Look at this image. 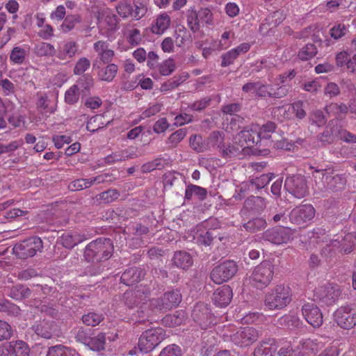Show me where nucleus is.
<instances>
[{
  "instance_id": "obj_12",
  "label": "nucleus",
  "mask_w": 356,
  "mask_h": 356,
  "mask_svg": "<svg viewBox=\"0 0 356 356\" xmlns=\"http://www.w3.org/2000/svg\"><path fill=\"white\" fill-rule=\"evenodd\" d=\"M181 300V296L178 290H173L164 293L162 298H152L149 304L157 310L170 309L178 305Z\"/></svg>"
},
{
  "instance_id": "obj_35",
  "label": "nucleus",
  "mask_w": 356,
  "mask_h": 356,
  "mask_svg": "<svg viewBox=\"0 0 356 356\" xmlns=\"http://www.w3.org/2000/svg\"><path fill=\"white\" fill-rule=\"evenodd\" d=\"M56 51L53 44L45 42L37 43L33 48V52L38 56H52L56 55Z\"/></svg>"
},
{
  "instance_id": "obj_4",
  "label": "nucleus",
  "mask_w": 356,
  "mask_h": 356,
  "mask_svg": "<svg viewBox=\"0 0 356 356\" xmlns=\"http://www.w3.org/2000/svg\"><path fill=\"white\" fill-rule=\"evenodd\" d=\"M291 300L289 286L277 285L268 293L265 298V306L270 310L285 307Z\"/></svg>"
},
{
  "instance_id": "obj_20",
  "label": "nucleus",
  "mask_w": 356,
  "mask_h": 356,
  "mask_svg": "<svg viewBox=\"0 0 356 356\" xmlns=\"http://www.w3.org/2000/svg\"><path fill=\"white\" fill-rule=\"evenodd\" d=\"M34 332L44 339H51L57 335L58 326L54 321L42 320L33 326Z\"/></svg>"
},
{
  "instance_id": "obj_51",
  "label": "nucleus",
  "mask_w": 356,
  "mask_h": 356,
  "mask_svg": "<svg viewBox=\"0 0 356 356\" xmlns=\"http://www.w3.org/2000/svg\"><path fill=\"white\" fill-rule=\"evenodd\" d=\"M80 21V17L78 15H68L60 25V29L63 32H69L72 31Z\"/></svg>"
},
{
  "instance_id": "obj_45",
  "label": "nucleus",
  "mask_w": 356,
  "mask_h": 356,
  "mask_svg": "<svg viewBox=\"0 0 356 356\" xmlns=\"http://www.w3.org/2000/svg\"><path fill=\"white\" fill-rule=\"evenodd\" d=\"M28 51L21 47H15L10 54V60L14 64H22L26 59Z\"/></svg>"
},
{
  "instance_id": "obj_61",
  "label": "nucleus",
  "mask_w": 356,
  "mask_h": 356,
  "mask_svg": "<svg viewBox=\"0 0 356 356\" xmlns=\"http://www.w3.org/2000/svg\"><path fill=\"white\" fill-rule=\"evenodd\" d=\"M199 18L200 19L202 26L211 25L213 21V13L208 8H202L199 10Z\"/></svg>"
},
{
  "instance_id": "obj_60",
  "label": "nucleus",
  "mask_w": 356,
  "mask_h": 356,
  "mask_svg": "<svg viewBox=\"0 0 356 356\" xmlns=\"http://www.w3.org/2000/svg\"><path fill=\"white\" fill-rule=\"evenodd\" d=\"M224 140L222 132L213 131L207 138V145L209 147H220Z\"/></svg>"
},
{
  "instance_id": "obj_28",
  "label": "nucleus",
  "mask_w": 356,
  "mask_h": 356,
  "mask_svg": "<svg viewBox=\"0 0 356 356\" xmlns=\"http://www.w3.org/2000/svg\"><path fill=\"white\" fill-rule=\"evenodd\" d=\"M171 19L166 13L159 15L152 24V32L155 34H163L170 26Z\"/></svg>"
},
{
  "instance_id": "obj_33",
  "label": "nucleus",
  "mask_w": 356,
  "mask_h": 356,
  "mask_svg": "<svg viewBox=\"0 0 356 356\" xmlns=\"http://www.w3.org/2000/svg\"><path fill=\"white\" fill-rule=\"evenodd\" d=\"M118 70V67L115 64L111 63L99 70L97 76L101 81L111 82L115 77Z\"/></svg>"
},
{
  "instance_id": "obj_36",
  "label": "nucleus",
  "mask_w": 356,
  "mask_h": 356,
  "mask_svg": "<svg viewBox=\"0 0 356 356\" xmlns=\"http://www.w3.org/2000/svg\"><path fill=\"white\" fill-rule=\"evenodd\" d=\"M82 236L76 232L65 233L61 236L62 245L68 249L74 248L75 245L83 241Z\"/></svg>"
},
{
  "instance_id": "obj_37",
  "label": "nucleus",
  "mask_w": 356,
  "mask_h": 356,
  "mask_svg": "<svg viewBox=\"0 0 356 356\" xmlns=\"http://www.w3.org/2000/svg\"><path fill=\"white\" fill-rule=\"evenodd\" d=\"M58 95V92H54V101L51 104V100L47 95H40L37 102V106L43 109H47L48 112L53 113L56 110V102Z\"/></svg>"
},
{
  "instance_id": "obj_27",
  "label": "nucleus",
  "mask_w": 356,
  "mask_h": 356,
  "mask_svg": "<svg viewBox=\"0 0 356 356\" xmlns=\"http://www.w3.org/2000/svg\"><path fill=\"white\" fill-rule=\"evenodd\" d=\"M313 177L316 184H320V181L318 182L317 181V179H318L323 182V186L326 184L330 188L334 186L332 181H334V183L340 181L342 184L344 183V179L341 175H336L333 177H330L323 170H316L313 173Z\"/></svg>"
},
{
  "instance_id": "obj_22",
  "label": "nucleus",
  "mask_w": 356,
  "mask_h": 356,
  "mask_svg": "<svg viewBox=\"0 0 356 356\" xmlns=\"http://www.w3.org/2000/svg\"><path fill=\"white\" fill-rule=\"evenodd\" d=\"M323 345L324 342L322 341L321 337L302 339L299 341L298 349L299 350V353L302 354V356L309 355L315 354Z\"/></svg>"
},
{
  "instance_id": "obj_16",
  "label": "nucleus",
  "mask_w": 356,
  "mask_h": 356,
  "mask_svg": "<svg viewBox=\"0 0 356 356\" xmlns=\"http://www.w3.org/2000/svg\"><path fill=\"white\" fill-rule=\"evenodd\" d=\"M315 216V209L311 204H303L294 208L289 213L290 221L298 225L312 220Z\"/></svg>"
},
{
  "instance_id": "obj_17",
  "label": "nucleus",
  "mask_w": 356,
  "mask_h": 356,
  "mask_svg": "<svg viewBox=\"0 0 356 356\" xmlns=\"http://www.w3.org/2000/svg\"><path fill=\"white\" fill-rule=\"evenodd\" d=\"M29 346L23 341H13L5 343L0 349V356H29Z\"/></svg>"
},
{
  "instance_id": "obj_32",
  "label": "nucleus",
  "mask_w": 356,
  "mask_h": 356,
  "mask_svg": "<svg viewBox=\"0 0 356 356\" xmlns=\"http://www.w3.org/2000/svg\"><path fill=\"white\" fill-rule=\"evenodd\" d=\"M266 201L264 198L258 196H250L245 201L244 207L249 211L259 213L266 207Z\"/></svg>"
},
{
  "instance_id": "obj_55",
  "label": "nucleus",
  "mask_w": 356,
  "mask_h": 356,
  "mask_svg": "<svg viewBox=\"0 0 356 356\" xmlns=\"http://www.w3.org/2000/svg\"><path fill=\"white\" fill-rule=\"evenodd\" d=\"M175 63L172 58H168L163 61L159 67V71L163 76L170 75L175 71Z\"/></svg>"
},
{
  "instance_id": "obj_14",
  "label": "nucleus",
  "mask_w": 356,
  "mask_h": 356,
  "mask_svg": "<svg viewBox=\"0 0 356 356\" xmlns=\"http://www.w3.org/2000/svg\"><path fill=\"white\" fill-rule=\"evenodd\" d=\"M259 332L253 327H246L241 328L230 335L231 340L241 347L252 344L259 338Z\"/></svg>"
},
{
  "instance_id": "obj_52",
  "label": "nucleus",
  "mask_w": 356,
  "mask_h": 356,
  "mask_svg": "<svg viewBox=\"0 0 356 356\" xmlns=\"http://www.w3.org/2000/svg\"><path fill=\"white\" fill-rule=\"evenodd\" d=\"M80 90L78 85L72 86L65 93V101L67 104H74L79 100Z\"/></svg>"
},
{
  "instance_id": "obj_50",
  "label": "nucleus",
  "mask_w": 356,
  "mask_h": 356,
  "mask_svg": "<svg viewBox=\"0 0 356 356\" xmlns=\"http://www.w3.org/2000/svg\"><path fill=\"white\" fill-rule=\"evenodd\" d=\"M162 107L163 104L159 102L149 105V106L140 114L139 118L135 121V124H137L142 120L150 118L159 113Z\"/></svg>"
},
{
  "instance_id": "obj_46",
  "label": "nucleus",
  "mask_w": 356,
  "mask_h": 356,
  "mask_svg": "<svg viewBox=\"0 0 356 356\" xmlns=\"http://www.w3.org/2000/svg\"><path fill=\"white\" fill-rule=\"evenodd\" d=\"M115 10L122 18L132 17L133 7L129 0L120 1L116 5Z\"/></svg>"
},
{
  "instance_id": "obj_2",
  "label": "nucleus",
  "mask_w": 356,
  "mask_h": 356,
  "mask_svg": "<svg viewBox=\"0 0 356 356\" xmlns=\"http://www.w3.org/2000/svg\"><path fill=\"white\" fill-rule=\"evenodd\" d=\"M113 250L109 238H98L90 242L85 248L84 257L88 262H99L109 259Z\"/></svg>"
},
{
  "instance_id": "obj_24",
  "label": "nucleus",
  "mask_w": 356,
  "mask_h": 356,
  "mask_svg": "<svg viewBox=\"0 0 356 356\" xmlns=\"http://www.w3.org/2000/svg\"><path fill=\"white\" fill-rule=\"evenodd\" d=\"M276 126L275 123L268 122L266 124L259 127L258 124L252 125V131L257 136L258 142L261 139H268L273 138L275 139L277 134L275 133Z\"/></svg>"
},
{
  "instance_id": "obj_19",
  "label": "nucleus",
  "mask_w": 356,
  "mask_h": 356,
  "mask_svg": "<svg viewBox=\"0 0 356 356\" xmlns=\"http://www.w3.org/2000/svg\"><path fill=\"white\" fill-rule=\"evenodd\" d=\"M79 51V44L73 40L60 42L56 51V57L66 62L71 60Z\"/></svg>"
},
{
  "instance_id": "obj_10",
  "label": "nucleus",
  "mask_w": 356,
  "mask_h": 356,
  "mask_svg": "<svg viewBox=\"0 0 356 356\" xmlns=\"http://www.w3.org/2000/svg\"><path fill=\"white\" fill-rule=\"evenodd\" d=\"M314 296L321 302L326 305L335 303L341 296V289L337 284L327 283L316 288Z\"/></svg>"
},
{
  "instance_id": "obj_47",
  "label": "nucleus",
  "mask_w": 356,
  "mask_h": 356,
  "mask_svg": "<svg viewBox=\"0 0 356 356\" xmlns=\"http://www.w3.org/2000/svg\"><path fill=\"white\" fill-rule=\"evenodd\" d=\"M124 35L128 43L132 47L138 46L141 42L142 36L140 31L136 28H131L127 30Z\"/></svg>"
},
{
  "instance_id": "obj_58",
  "label": "nucleus",
  "mask_w": 356,
  "mask_h": 356,
  "mask_svg": "<svg viewBox=\"0 0 356 356\" xmlns=\"http://www.w3.org/2000/svg\"><path fill=\"white\" fill-rule=\"evenodd\" d=\"M280 323L284 324L289 328L298 327L300 324L299 317L296 314H288L280 318Z\"/></svg>"
},
{
  "instance_id": "obj_6",
  "label": "nucleus",
  "mask_w": 356,
  "mask_h": 356,
  "mask_svg": "<svg viewBox=\"0 0 356 356\" xmlns=\"http://www.w3.org/2000/svg\"><path fill=\"white\" fill-rule=\"evenodd\" d=\"M234 140L236 147L229 149V152L236 156L238 155L239 152H243L244 154L249 153V149L258 143L257 136L252 131V126L240 131Z\"/></svg>"
},
{
  "instance_id": "obj_25",
  "label": "nucleus",
  "mask_w": 356,
  "mask_h": 356,
  "mask_svg": "<svg viewBox=\"0 0 356 356\" xmlns=\"http://www.w3.org/2000/svg\"><path fill=\"white\" fill-rule=\"evenodd\" d=\"M232 298V291L229 286L219 287L213 294V301L218 307H224L229 304Z\"/></svg>"
},
{
  "instance_id": "obj_13",
  "label": "nucleus",
  "mask_w": 356,
  "mask_h": 356,
  "mask_svg": "<svg viewBox=\"0 0 356 356\" xmlns=\"http://www.w3.org/2000/svg\"><path fill=\"white\" fill-rule=\"evenodd\" d=\"M286 190L297 198L304 197L308 191L306 180L301 175L289 177L284 183Z\"/></svg>"
},
{
  "instance_id": "obj_3",
  "label": "nucleus",
  "mask_w": 356,
  "mask_h": 356,
  "mask_svg": "<svg viewBox=\"0 0 356 356\" xmlns=\"http://www.w3.org/2000/svg\"><path fill=\"white\" fill-rule=\"evenodd\" d=\"M274 266L268 260L263 261L253 270L249 280L250 283L258 289L266 287L272 281Z\"/></svg>"
},
{
  "instance_id": "obj_29",
  "label": "nucleus",
  "mask_w": 356,
  "mask_h": 356,
  "mask_svg": "<svg viewBox=\"0 0 356 356\" xmlns=\"http://www.w3.org/2000/svg\"><path fill=\"white\" fill-rule=\"evenodd\" d=\"M277 348V346L274 339L262 341L255 348L254 356H273Z\"/></svg>"
},
{
  "instance_id": "obj_31",
  "label": "nucleus",
  "mask_w": 356,
  "mask_h": 356,
  "mask_svg": "<svg viewBox=\"0 0 356 356\" xmlns=\"http://www.w3.org/2000/svg\"><path fill=\"white\" fill-rule=\"evenodd\" d=\"M240 109V104L236 103L225 105L222 107V111L224 113L232 115L230 125L232 129H237L239 125H237L236 122H241L243 120L240 116L234 115V113L238 112Z\"/></svg>"
},
{
  "instance_id": "obj_40",
  "label": "nucleus",
  "mask_w": 356,
  "mask_h": 356,
  "mask_svg": "<svg viewBox=\"0 0 356 356\" xmlns=\"http://www.w3.org/2000/svg\"><path fill=\"white\" fill-rule=\"evenodd\" d=\"M207 191L206 188L196 185H189L185 191V198L191 200L193 196L197 197L198 199L203 200L207 197Z\"/></svg>"
},
{
  "instance_id": "obj_39",
  "label": "nucleus",
  "mask_w": 356,
  "mask_h": 356,
  "mask_svg": "<svg viewBox=\"0 0 356 356\" xmlns=\"http://www.w3.org/2000/svg\"><path fill=\"white\" fill-rule=\"evenodd\" d=\"M173 262L177 267L185 269L192 266L193 259L188 252H178L174 254Z\"/></svg>"
},
{
  "instance_id": "obj_26",
  "label": "nucleus",
  "mask_w": 356,
  "mask_h": 356,
  "mask_svg": "<svg viewBox=\"0 0 356 356\" xmlns=\"http://www.w3.org/2000/svg\"><path fill=\"white\" fill-rule=\"evenodd\" d=\"M145 275L144 270L140 268H130L126 270L121 276V282L124 284L132 285L141 280Z\"/></svg>"
},
{
  "instance_id": "obj_11",
  "label": "nucleus",
  "mask_w": 356,
  "mask_h": 356,
  "mask_svg": "<svg viewBox=\"0 0 356 356\" xmlns=\"http://www.w3.org/2000/svg\"><path fill=\"white\" fill-rule=\"evenodd\" d=\"M294 231L289 227H273L262 234V238L276 245L287 243L293 239Z\"/></svg>"
},
{
  "instance_id": "obj_34",
  "label": "nucleus",
  "mask_w": 356,
  "mask_h": 356,
  "mask_svg": "<svg viewBox=\"0 0 356 356\" xmlns=\"http://www.w3.org/2000/svg\"><path fill=\"white\" fill-rule=\"evenodd\" d=\"M200 19L199 10L197 11L194 7H191L186 13V21L188 26L193 32L199 31L202 26Z\"/></svg>"
},
{
  "instance_id": "obj_7",
  "label": "nucleus",
  "mask_w": 356,
  "mask_h": 356,
  "mask_svg": "<svg viewBox=\"0 0 356 356\" xmlns=\"http://www.w3.org/2000/svg\"><path fill=\"white\" fill-rule=\"evenodd\" d=\"M42 241L38 236L31 237L17 244L13 248V253L19 259H25L34 256L42 249Z\"/></svg>"
},
{
  "instance_id": "obj_15",
  "label": "nucleus",
  "mask_w": 356,
  "mask_h": 356,
  "mask_svg": "<svg viewBox=\"0 0 356 356\" xmlns=\"http://www.w3.org/2000/svg\"><path fill=\"white\" fill-rule=\"evenodd\" d=\"M337 325L343 329H351L356 325V309L341 307L334 314Z\"/></svg>"
},
{
  "instance_id": "obj_64",
  "label": "nucleus",
  "mask_w": 356,
  "mask_h": 356,
  "mask_svg": "<svg viewBox=\"0 0 356 356\" xmlns=\"http://www.w3.org/2000/svg\"><path fill=\"white\" fill-rule=\"evenodd\" d=\"M159 356H182L181 350L177 345L171 344L164 348Z\"/></svg>"
},
{
  "instance_id": "obj_21",
  "label": "nucleus",
  "mask_w": 356,
  "mask_h": 356,
  "mask_svg": "<svg viewBox=\"0 0 356 356\" xmlns=\"http://www.w3.org/2000/svg\"><path fill=\"white\" fill-rule=\"evenodd\" d=\"M288 93V89L285 86H281L275 89L272 86L262 84L257 82L255 96L271 97L274 98H282Z\"/></svg>"
},
{
  "instance_id": "obj_43",
  "label": "nucleus",
  "mask_w": 356,
  "mask_h": 356,
  "mask_svg": "<svg viewBox=\"0 0 356 356\" xmlns=\"http://www.w3.org/2000/svg\"><path fill=\"white\" fill-rule=\"evenodd\" d=\"M30 289L24 285H16L10 289L9 296L15 300H21L29 297Z\"/></svg>"
},
{
  "instance_id": "obj_9",
  "label": "nucleus",
  "mask_w": 356,
  "mask_h": 356,
  "mask_svg": "<svg viewBox=\"0 0 356 356\" xmlns=\"http://www.w3.org/2000/svg\"><path fill=\"white\" fill-rule=\"evenodd\" d=\"M237 271V264L234 261L227 260L215 267L210 276L214 283L220 284L231 279Z\"/></svg>"
},
{
  "instance_id": "obj_42",
  "label": "nucleus",
  "mask_w": 356,
  "mask_h": 356,
  "mask_svg": "<svg viewBox=\"0 0 356 356\" xmlns=\"http://www.w3.org/2000/svg\"><path fill=\"white\" fill-rule=\"evenodd\" d=\"M209 314V310L207 308V305L202 302H199L195 305L193 309L192 316L195 321L202 324V321L205 318H207Z\"/></svg>"
},
{
  "instance_id": "obj_53",
  "label": "nucleus",
  "mask_w": 356,
  "mask_h": 356,
  "mask_svg": "<svg viewBox=\"0 0 356 356\" xmlns=\"http://www.w3.org/2000/svg\"><path fill=\"white\" fill-rule=\"evenodd\" d=\"M186 131L185 129H179L175 132L172 133L167 140V144L169 147H175L179 143H180L186 136Z\"/></svg>"
},
{
  "instance_id": "obj_8",
  "label": "nucleus",
  "mask_w": 356,
  "mask_h": 356,
  "mask_svg": "<svg viewBox=\"0 0 356 356\" xmlns=\"http://www.w3.org/2000/svg\"><path fill=\"white\" fill-rule=\"evenodd\" d=\"M97 22L104 34L109 35L118 29V18L111 8H100L97 12Z\"/></svg>"
},
{
  "instance_id": "obj_63",
  "label": "nucleus",
  "mask_w": 356,
  "mask_h": 356,
  "mask_svg": "<svg viewBox=\"0 0 356 356\" xmlns=\"http://www.w3.org/2000/svg\"><path fill=\"white\" fill-rule=\"evenodd\" d=\"M75 85H78L79 90L82 89V92L84 90H89L93 86V79L91 76L86 74L81 77Z\"/></svg>"
},
{
  "instance_id": "obj_59",
  "label": "nucleus",
  "mask_w": 356,
  "mask_h": 356,
  "mask_svg": "<svg viewBox=\"0 0 356 356\" xmlns=\"http://www.w3.org/2000/svg\"><path fill=\"white\" fill-rule=\"evenodd\" d=\"M90 61L86 57L80 58L76 63L74 68V74L81 75L89 69Z\"/></svg>"
},
{
  "instance_id": "obj_38",
  "label": "nucleus",
  "mask_w": 356,
  "mask_h": 356,
  "mask_svg": "<svg viewBox=\"0 0 356 356\" xmlns=\"http://www.w3.org/2000/svg\"><path fill=\"white\" fill-rule=\"evenodd\" d=\"M291 104L277 106L273 108L272 114L280 121H284L292 118L293 113Z\"/></svg>"
},
{
  "instance_id": "obj_18",
  "label": "nucleus",
  "mask_w": 356,
  "mask_h": 356,
  "mask_svg": "<svg viewBox=\"0 0 356 356\" xmlns=\"http://www.w3.org/2000/svg\"><path fill=\"white\" fill-rule=\"evenodd\" d=\"M302 314L306 321L314 327H319L323 324V314L314 303L307 302L302 307Z\"/></svg>"
},
{
  "instance_id": "obj_49",
  "label": "nucleus",
  "mask_w": 356,
  "mask_h": 356,
  "mask_svg": "<svg viewBox=\"0 0 356 356\" xmlns=\"http://www.w3.org/2000/svg\"><path fill=\"white\" fill-rule=\"evenodd\" d=\"M317 54V48L313 44H307L300 49L298 57L302 60H308Z\"/></svg>"
},
{
  "instance_id": "obj_30",
  "label": "nucleus",
  "mask_w": 356,
  "mask_h": 356,
  "mask_svg": "<svg viewBox=\"0 0 356 356\" xmlns=\"http://www.w3.org/2000/svg\"><path fill=\"white\" fill-rule=\"evenodd\" d=\"M104 181L103 176H98L90 179H79L72 181L69 185V188L72 191H80L87 188L92 186L94 183H102Z\"/></svg>"
},
{
  "instance_id": "obj_44",
  "label": "nucleus",
  "mask_w": 356,
  "mask_h": 356,
  "mask_svg": "<svg viewBox=\"0 0 356 356\" xmlns=\"http://www.w3.org/2000/svg\"><path fill=\"white\" fill-rule=\"evenodd\" d=\"M266 220L261 218H254L243 224L245 229L250 232H256L266 227Z\"/></svg>"
},
{
  "instance_id": "obj_57",
  "label": "nucleus",
  "mask_w": 356,
  "mask_h": 356,
  "mask_svg": "<svg viewBox=\"0 0 356 356\" xmlns=\"http://www.w3.org/2000/svg\"><path fill=\"white\" fill-rule=\"evenodd\" d=\"M103 117L100 115L91 118L86 125V128L89 131L95 132L98 129L104 127V124L102 122Z\"/></svg>"
},
{
  "instance_id": "obj_48",
  "label": "nucleus",
  "mask_w": 356,
  "mask_h": 356,
  "mask_svg": "<svg viewBox=\"0 0 356 356\" xmlns=\"http://www.w3.org/2000/svg\"><path fill=\"white\" fill-rule=\"evenodd\" d=\"M104 319L102 314L95 312H89L82 316V321L84 324L88 326L95 327L100 323Z\"/></svg>"
},
{
  "instance_id": "obj_23",
  "label": "nucleus",
  "mask_w": 356,
  "mask_h": 356,
  "mask_svg": "<svg viewBox=\"0 0 356 356\" xmlns=\"http://www.w3.org/2000/svg\"><path fill=\"white\" fill-rule=\"evenodd\" d=\"M76 338L93 351L104 349L106 337L104 333H99L93 337H82V332H79Z\"/></svg>"
},
{
  "instance_id": "obj_54",
  "label": "nucleus",
  "mask_w": 356,
  "mask_h": 356,
  "mask_svg": "<svg viewBox=\"0 0 356 356\" xmlns=\"http://www.w3.org/2000/svg\"><path fill=\"white\" fill-rule=\"evenodd\" d=\"M332 135L347 143H356V134H352L346 129H333L332 131Z\"/></svg>"
},
{
  "instance_id": "obj_1",
  "label": "nucleus",
  "mask_w": 356,
  "mask_h": 356,
  "mask_svg": "<svg viewBox=\"0 0 356 356\" xmlns=\"http://www.w3.org/2000/svg\"><path fill=\"white\" fill-rule=\"evenodd\" d=\"M125 305L129 309L138 307L136 310V321L145 323L149 321L154 313V308L149 304L152 299L149 297V290L147 289H137L134 291H126L123 295Z\"/></svg>"
},
{
  "instance_id": "obj_5",
  "label": "nucleus",
  "mask_w": 356,
  "mask_h": 356,
  "mask_svg": "<svg viewBox=\"0 0 356 356\" xmlns=\"http://www.w3.org/2000/svg\"><path fill=\"white\" fill-rule=\"evenodd\" d=\"M165 337V334L161 327L147 330L139 338L138 348L142 352L149 353L161 343Z\"/></svg>"
},
{
  "instance_id": "obj_56",
  "label": "nucleus",
  "mask_w": 356,
  "mask_h": 356,
  "mask_svg": "<svg viewBox=\"0 0 356 356\" xmlns=\"http://www.w3.org/2000/svg\"><path fill=\"white\" fill-rule=\"evenodd\" d=\"M342 245L341 250L346 254L350 253L352 250V247L356 246V233L346 234L343 238Z\"/></svg>"
},
{
  "instance_id": "obj_62",
  "label": "nucleus",
  "mask_w": 356,
  "mask_h": 356,
  "mask_svg": "<svg viewBox=\"0 0 356 356\" xmlns=\"http://www.w3.org/2000/svg\"><path fill=\"white\" fill-rule=\"evenodd\" d=\"M10 77L16 82H27L29 81V75L26 70L19 69L10 72Z\"/></svg>"
},
{
  "instance_id": "obj_41",
  "label": "nucleus",
  "mask_w": 356,
  "mask_h": 356,
  "mask_svg": "<svg viewBox=\"0 0 356 356\" xmlns=\"http://www.w3.org/2000/svg\"><path fill=\"white\" fill-rule=\"evenodd\" d=\"M75 354V350L58 344L49 348L47 356H74Z\"/></svg>"
}]
</instances>
